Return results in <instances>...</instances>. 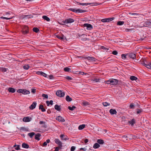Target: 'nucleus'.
<instances>
[{"label":"nucleus","mask_w":151,"mask_h":151,"mask_svg":"<svg viewBox=\"0 0 151 151\" xmlns=\"http://www.w3.org/2000/svg\"><path fill=\"white\" fill-rule=\"evenodd\" d=\"M17 92L19 93H22L24 95L28 94L30 93L29 91L26 89H19L17 90Z\"/></svg>","instance_id":"obj_1"},{"label":"nucleus","mask_w":151,"mask_h":151,"mask_svg":"<svg viewBox=\"0 0 151 151\" xmlns=\"http://www.w3.org/2000/svg\"><path fill=\"white\" fill-rule=\"evenodd\" d=\"M69 10L73 12L76 13H83L86 12L85 10H82L81 9H76L73 8H70L69 9Z\"/></svg>","instance_id":"obj_2"},{"label":"nucleus","mask_w":151,"mask_h":151,"mask_svg":"<svg viewBox=\"0 0 151 151\" xmlns=\"http://www.w3.org/2000/svg\"><path fill=\"white\" fill-rule=\"evenodd\" d=\"M77 3L79 4L82 5L83 6L86 5L87 6L88 5H91L92 6H97L99 4L96 2H93L92 3H81L78 2H77Z\"/></svg>","instance_id":"obj_3"},{"label":"nucleus","mask_w":151,"mask_h":151,"mask_svg":"<svg viewBox=\"0 0 151 151\" xmlns=\"http://www.w3.org/2000/svg\"><path fill=\"white\" fill-rule=\"evenodd\" d=\"M84 59H87L90 62H96L97 60L95 58L92 57H84Z\"/></svg>","instance_id":"obj_4"},{"label":"nucleus","mask_w":151,"mask_h":151,"mask_svg":"<svg viewBox=\"0 0 151 151\" xmlns=\"http://www.w3.org/2000/svg\"><path fill=\"white\" fill-rule=\"evenodd\" d=\"M56 94L59 97H62L64 96L65 93L62 91L58 90L56 92Z\"/></svg>","instance_id":"obj_5"},{"label":"nucleus","mask_w":151,"mask_h":151,"mask_svg":"<svg viewBox=\"0 0 151 151\" xmlns=\"http://www.w3.org/2000/svg\"><path fill=\"white\" fill-rule=\"evenodd\" d=\"M74 20L71 18L65 19L63 22L65 24L70 23L74 22Z\"/></svg>","instance_id":"obj_6"},{"label":"nucleus","mask_w":151,"mask_h":151,"mask_svg":"<svg viewBox=\"0 0 151 151\" xmlns=\"http://www.w3.org/2000/svg\"><path fill=\"white\" fill-rule=\"evenodd\" d=\"M141 64H142L143 65L145 66L147 68L151 69V62H149L148 63H146L144 61V62L142 63Z\"/></svg>","instance_id":"obj_7"},{"label":"nucleus","mask_w":151,"mask_h":151,"mask_svg":"<svg viewBox=\"0 0 151 151\" xmlns=\"http://www.w3.org/2000/svg\"><path fill=\"white\" fill-rule=\"evenodd\" d=\"M84 27H86V29L88 30H90L93 28L92 25L86 23L83 25Z\"/></svg>","instance_id":"obj_8"},{"label":"nucleus","mask_w":151,"mask_h":151,"mask_svg":"<svg viewBox=\"0 0 151 151\" xmlns=\"http://www.w3.org/2000/svg\"><path fill=\"white\" fill-rule=\"evenodd\" d=\"M33 16L31 15H23L22 16V19H29L32 18H33Z\"/></svg>","instance_id":"obj_9"},{"label":"nucleus","mask_w":151,"mask_h":151,"mask_svg":"<svg viewBox=\"0 0 151 151\" xmlns=\"http://www.w3.org/2000/svg\"><path fill=\"white\" fill-rule=\"evenodd\" d=\"M111 84L112 85H116L118 83V80L116 79L111 80Z\"/></svg>","instance_id":"obj_10"},{"label":"nucleus","mask_w":151,"mask_h":151,"mask_svg":"<svg viewBox=\"0 0 151 151\" xmlns=\"http://www.w3.org/2000/svg\"><path fill=\"white\" fill-rule=\"evenodd\" d=\"M54 141L57 144V145H58L59 146H60L61 147L62 146V143L58 139H55L54 140Z\"/></svg>","instance_id":"obj_11"},{"label":"nucleus","mask_w":151,"mask_h":151,"mask_svg":"<svg viewBox=\"0 0 151 151\" xmlns=\"http://www.w3.org/2000/svg\"><path fill=\"white\" fill-rule=\"evenodd\" d=\"M29 30L28 27L26 26L22 30V32L23 34H26L28 33Z\"/></svg>","instance_id":"obj_12"},{"label":"nucleus","mask_w":151,"mask_h":151,"mask_svg":"<svg viewBox=\"0 0 151 151\" xmlns=\"http://www.w3.org/2000/svg\"><path fill=\"white\" fill-rule=\"evenodd\" d=\"M37 105V103L35 102H34L32 104L29 106V108L31 110L34 109Z\"/></svg>","instance_id":"obj_13"},{"label":"nucleus","mask_w":151,"mask_h":151,"mask_svg":"<svg viewBox=\"0 0 151 151\" xmlns=\"http://www.w3.org/2000/svg\"><path fill=\"white\" fill-rule=\"evenodd\" d=\"M56 36L58 38L62 40H63L64 39V38L65 39L66 38V37H64V36L62 34H59L58 35H56Z\"/></svg>","instance_id":"obj_14"},{"label":"nucleus","mask_w":151,"mask_h":151,"mask_svg":"<svg viewBox=\"0 0 151 151\" xmlns=\"http://www.w3.org/2000/svg\"><path fill=\"white\" fill-rule=\"evenodd\" d=\"M128 55L129 58L133 59L136 58V54L133 53H128Z\"/></svg>","instance_id":"obj_15"},{"label":"nucleus","mask_w":151,"mask_h":151,"mask_svg":"<svg viewBox=\"0 0 151 151\" xmlns=\"http://www.w3.org/2000/svg\"><path fill=\"white\" fill-rule=\"evenodd\" d=\"M56 119L59 122H63L65 121L64 119L60 116H58L57 117Z\"/></svg>","instance_id":"obj_16"},{"label":"nucleus","mask_w":151,"mask_h":151,"mask_svg":"<svg viewBox=\"0 0 151 151\" xmlns=\"http://www.w3.org/2000/svg\"><path fill=\"white\" fill-rule=\"evenodd\" d=\"M109 113L111 115L116 114L117 113V112L116 110L115 109H111L109 110Z\"/></svg>","instance_id":"obj_17"},{"label":"nucleus","mask_w":151,"mask_h":151,"mask_svg":"<svg viewBox=\"0 0 151 151\" xmlns=\"http://www.w3.org/2000/svg\"><path fill=\"white\" fill-rule=\"evenodd\" d=\"M31 118H29V117L27 116L24 117L23 119V121L25 122H29L31 121Z\"/></svg>","instance_id":"obj_18"},{"label":"nucleus","mask_w":151,"mask_h":151,"mask_svg":"<svg viewBox=\"0 0 151 151\" xmlns=\"http://www.w3.org/2000/svg\"><path fill=\"white\" fill-rule=\"evenodd\" d=\"M36 74L37 75H42L45 77L47 76V74L42 72L37 71L36 72Z\"/></svg>","instance_id":"obj_19"},{"label":"nucleus","mask_w":151,"mask_h":151,"mask_svg":"<svg viewBox=\"0 0 151 151\" xmlns=\"http://www.w3.org/2000/svg\"><path fill=\"white\" fill-rule=\"evenodd\" d=\"M41 136V134L40 133H37L35 135V139L38 140H40V137Z\"/></svg>","instance_id":"obj_20"},{"label":"nucleus","mask_w":151,"mask_h":151,"mask_svg":"<svg viewBox=\"0 0 151 151\" xmlns=\"http://www.w3.org/2000/svg\"><path fill=\"white\" fill-rule=\"evenodd\" d=\"M128 122L132 126H133L135 123V121L134 119H133L131 120L128 121Z\"/></svg>","instance_id":"obj_21"},{"label":"nucleus","mask_w":151,"mask_h":151,"mask_svg":"<svg viewBox=\"0 0 151 151\" xmlns=\"http://www.w3.org/2000/svg\"><path fill=\"white\" fill-rule=\"evenodd\" d=\"M22 147L24 148L27 149L29 148V145L25 143H23L22 145Z\"/></svg>","instance_id":"obj_22"},{"label":"nucleus","mask_w":151,"mask_h":151,"mask_svg":"<svg viewBox=\"0 0 151 151\" xmlns=\"http://www.w3.org/2000/svg\"><path fill=\"white\" fill-rule=\"evenodd\" d=\"M39 109L40 110H41L42 112H44L46 111L45 109L43 107V106L42 104L40 105Z\"/></svg>","instance_id":"obj_23"},{"label":"nucleus","mask_w":151,"mask_h":151,"mask_svg":"<svg viewBox=\"0 0 151 151\" xmlns=\"http://www.w3.org/2000/svg\"><path fill=\"white\" fill-rule=\"evenodd\" d=\"M8 91L9 92L12 93H14L16 91L14 88L12 87L9 88H8Z\"/></svg>","instance_id":"obj_24"},{"label":"nucleus","mask_w":151,"mask_h":151,"mask_svg":"<svg viewBox=\"0 0 151 151\" xmlns=\"http://www.w3.org/2000/svg\"><path fill=\"white\" fill-rule=\"evenodd\" d=\"M54 108L55 109L59 111H60L61 110L60 106L58 104H56Z\"/></svg>","instance_id":"obj_25"},{"label":"nucleus","mask_w":151,"mask_h":151,"mask_svg":"<svg viewBox=\"0 0 151 151\" xmlns=\"http://www.w3.org/2000/svg\"><path fill=\"white\" fill-rule=\"evenodd\" d=\"M149 20L145 21L144 23V25L145 27H148L150 26Z\"/></svg>","instance_id":"obj_26"},{"label":"nucleus","mask_w":151,"mask_h":151,"mask_svg":"<svg viewBox=\"0 0 151 151\" xmlns=\"http://www.w3.org/2000/svg\"><path fill=\"white\" fill-rule=\"evenodd\" d=\"M100 147V145L97 143H96L93 146V148L95 149H97Z\"/></svg>","instance_id":"obj_27"},{"label":"nucleus","mask_w":151,"mask_h":151,"mask_svg":"<svg viewBox=\"0 0 151 151\" xmlns=\"http://www.w3.org/2000/svg\"><path fill=\"white\" fill-rule=\"evenodd\" d=\"M42 18L43 19L46 20L47 22H49L50 21V19L46 16H43L42 17Z\"/></svg>","instance_id":"obj_28"},{"label":"nucleus","mask_w":151,"mask_h":151,"mask_svg":"<svg viewBox=\"0 0 151 151\" xmlns=\"http://www.w3.org/2000/svg\"><path fill=\"white\" fill-rule=\"evenodd\" d=\"M97 142L98 144H103L104 143V141L102 139H98Z\"/></svg>","instance_id":"obj_29"},{"label":"nucleus","mask_w":151,"mask_h":151,"mask_svg":"<svg viewBox=\"0 0 151 151\" xmlns=\"http://www.w3.org/2000/svg\"><path fill=\"white\" fill-rule=\"evenodd\" d=\"M130 79L132 81H136L137 79V78L134 76H131L130 77Z\"/></svg>","instance_id":"obj_30"},{"label":"nucleus","mask_w":151,"mask_h":151,"mask_svg":"<svg viewBox=\"0 0 151 151\" xmlns=\"http://www.w3.org/2000/svg\"><path fill=\"white\" fill-rule=\"evenodd\" d=\"M128 55V54H122L121 55L122 58L124 60L126 59L127 58V56Z\"/></svg>","instance_id":"obj_31"},{"label":"nucleus","mask_w":151,"mask_h":151,"mask_svg":"<svg viewBox=\"0 0 151 151\" xmlns=\"http://www.w3.org/2000/svg\"><path fill=\"white\" fill-rule=\"evenodd\" d=\"M85 126V124H82L79 126L78 127V129L79 130H82L84 129Z\"/></svg>","instance_id":"obj_32"},{"label":"nucleus","mask_w":151,"mask_h":151,"mask_svg":"<svg viewBox=\"0 0 151 151\" xmlns=\"http://www.w3.org/2000/svg\"><path fill=\"white\" fill-rule=\"evenodd\" d=\"M30 67V66L26 64L24 65L23 67V68L26 70H28Z\"/></svg>","instance_id":"obj_33"},{"label":"nucleus","mask_w":151,"mask_h":151,"mask_svg":"<svg viewBox=\"0 0 151 151\" xmlns=\"http://www.w3.org/2000/svg\"><path fill=\"white\" fill-rule=\"evenodd\" d=\"M33 30L34 32L36 33H38L40 31L39 29L37 27H34L33 28Z\"/></svg>","instance_id":"obj_34"},{"label":"nucleus","mask_w":151,"mask_h":151,"mask_svg":"<svg viewBox=\"0 0 151 151\" xmlns=\"http://www.w3.org/2000/svg\"><path fill=\"white\" fill-rule=\"evenodd\" d=\"M64 70L65 72H70L71 70V69L68 67H65L64 68Z\"/></svg>","instance_id":"obj_35"},{"label":"nucleus","mask_w":151,"mask_h":151,"mask_svg":"<svg viewBox=\"0 0 151 151\" xmlns=\"http://www.w3.org/2000/svg\"><path fill=\"white\" fill-rule=\"evenodd\" d=\"M66 100L67 101H72V99L68 95L66 97Z\"/></svg>","instance_id":"obj_36"},{"label":"nucleus","mask_w":151,"mask_h":151,"mask_svg":"<svg viewBox=\"0 0 151 151\" xmlns=\"http://www.w3.org/2000/svg\"><path fill=\"white\" fill-rule=\"evenodd\" d=\"M35 133L34 132H32L29 133L28 134V135L31 138L33 137L35 135Z\"/></svg>","instance_id":"obj_37"},{"label":"nucleus","mask_w":151,"mask_h":151,"mask_svg":"<svg viewBox=\"0 0 151 151\" xmlns=\"http://www.w3.org/2000/svg\"><path fill=\"white\" fill-rule=\"evenodd\" d=\"M114 17H112L110 18H106L107 20V22H111L114 20Z\"/></svg>","instance_id":"obj_38"},{"label":"nucleus","mask_w":151,"mask_h":151,"mask_svg":"<svg viewBox=\"0 0 151 151\" xmlns=\"http://www.w3.org/2000/svg\"><path fill=\"white\" fill-rule=\"evenodd\" d=\"M76 108V107L75 106H73L72 107L69 106L68 108L71 111H73Z\"/></svg>","instance_id":"obj_39"},{"label":"nucleus","mask_w":151,"mask_h":151,"mask_svg":"<svg viewBox=\"0 0 151 151\" xmlns=\"http://www.w3.org/2000/svg\"><path fill=\"white\" fill-rule=\"evenodd\" d=\"M0 70L2 72H6L7 70V69L5 68H0Z\"/></svg>","instance_id":"obj_40"},{"label":"nucleus","mask_w":151,"mask_h":151,"mask_svg":"<svg viewBox=\"0 0 151 151\" xmlns=\"http://www.w3.org/2000/svg\"><path fill=\"white\" fill-rule=\"evenodd\" d=\"M124 22L123 21H118L117 22V25H122L124 24Z\"/></svg>","instance_id":"obj_41"},{"label":"nucleus","mask_w":151,"mask_h":151,"mask_svg":"<svg viewBox=\"0 0 151 151\" xmlns=\"http://www.w3.org/2000/svg\"><path fill=\"white\" fill-rule=\"evenodd\" d=\"M102 104L104 106H109L110 105V104L108 103L107 102L103 103Z\"/></svg>","instance_id":"obj_42"},{"label":"nucleus","mask_w":151,"mask_h":151,"mask_svg":"<svg viewBox=\"0 0 151 151\" xmlns=\"http://www.w3.org/2000/svg\"><path fill=\"white\" fill-rule=\"evenodd\" d=\"M65 136V135L64 134H61L60 136V137L61 139L62 140H67L68 139H67V138H63V137Z\"/></svg>","instance_id":"obj_43"},{"label":"nucleus","mask_w":151,"mask_h":151,"mask_svg":"<svg viewBox=\"0 0 151 151\" xmlns=\"http://www.w3.org/2000/svg\"><path fill=\"white\" fill-rule=\"evenodd\" d=\"M62 147L59 146V147H55V151H59V149H61Z\"/></svg>","instance_id":"obj_44"},{"label":"nucleus","mask_w":151,"mask_h":151,"mask_svg":"<svg viewBox=\"0 0 151 151\" xmlns=\"http://www.w3.org/2000/svg\"><path fill=\"white\" fill-rule=\"evenodd\" d=\"M20 130H22L23 131H28V130L27 129V128H25L24 127H21L20 129Z\"/></svg>","instance_id":"obj_45"},{"label":"nucleus","mask_w":151,"mask_h":151,"mask_svg":"<svg viewBox=\"0 0 151 151\" xmlns=\"http://www.w3.org/2000/svg\"><path fill=\"white\" fill-rule=\"evenodd\" d=\"M137 114H139L142 111V109H137Z\"/></svg>","instance_id":"obj_46"},{"label":"nucleus","mask_w":151,"mask_h":151,"mask_svg":"<svg viewBox=\"0 0 151 151\" xmlns=\"http://www.w3.org/2000/svg\"><path fill=\"white\" fill-rule=\"evenodd\" d=\"M83 105L84 106L88 105H89V103L88 102H83L82 103Z\"/></svg>","instance_id":"obj_47"},{"label":"nucleus","mask_w":151,"mask_h":151,"mask_svg":"<svg viewBox=\"0 0 151 151\" xmlns=\"http://www.w3.org/2000/svg\"><path fill=\"white\" fill-rule=\"evenodd\" d=\"M93 81L96 82H98L100 81V79L99 78H95L93 79Z\"/></svg>","instance_id":"obj_48"},{"label":"nucleus","mask_w":151,"mask_h":151,"mask_svg":"<svg viewBox=\"0 0 151 151\" xmlns=\"http://www.w3.org/2000/svg\"><path fill=\"white\" fill-rule=\"evenodd\" d=\"M42 96L43 97H44L45 98H46V99H47L48 98V95L47 94H43L42 95Z\"/></svg>","instance_id":"obj_49"},{"label":"nucleus","mask_w":151,"mask_h":151,"mask_svg":"<svg viewBox=\"0 0 151 151\" xmlns=\"http://www.w3.org/2000/svg\"><path fill=\"white\" fill-rule=\"evenodd\" d=\"M1 19H12V17L7 18V17H1Z\"/></svg>","instance_id":"obj_50"},{"label":"nucleus","mask_w":151,"mask_h":151,"mask_svg":"<svg viewBox=\"0 0 151 151\" xmlns=\"http://www.w3.org/2000/svg\"><path fill=\"white\" fill-rule=\"evenodd\" d=\"M65 78L66 79L68 80H72V78L71 77L69 76H66Z\"/></svg>","instance_id":"obj_51"},{"label":"nucleus","mask_w":151,"mask_h":151,"mask_svg":"<svg viewBox=\"0 0 151 151\" xmlns=\"http://www.w3.org/2000/svg\"><path fill=\"white\" fill-rule=\"evenodd\" d=\"M112 54L113 55H116L118 54V52L116 51H114L112 52Z\"/></svg>","instance_id":"obj_52"},{"label":"nucleus","mask_w":151,"mask_h":151,"mask_svg":"<svg viewBox=\"0 0 151 151\" xmlns=\"http://www.w3.org/2000/svg\"><path fill=\"white\" fill-rule=\"evenodd\" d=\"M20 145H17V147L15 148V149L17 150H19L20 149V148L19 147Z\"/></svg>","instance_id":"obj_53"},{"label":"nucleus","mask_w":151,"mask_h":151,"mask_svg":"<svg viewBox=\"0 0 151 151\" xmlns=\"http://www.w3.org/2000/svg\"><path fill=\"white\" fill-rule=\"evenodd\" d=\"M134 104H131L130 105L129 107L131 109H133L134 107Z\"/></svg>","instance_id":"obj_54"},{"label":"nucleus","mask_w":151,"mask_h":151,"mask_svg":"<svg viewBox=\"0 0 151 151\" xmlns=\"http://www.w3.org/2000/svg\"><path fill=\"white\" fill-rule=\"evenodd\" d=\"M75 149V147L74 146H72L70 149V151H74Z\"/></svg>","instance_id":"obj_55"},{"label":"nucleus","mask_w":151,"mask_h":151,"mask_svg":"<svg viewBox=\"0 0 151 151\" xmlns=\"http://www.w3.org/2000/svg\"><path fill=\"white\" fill-rule=\"evenodd\" d=\"M101 21L103 22H107V20L106 18L102 19L101 20Z\"/></svg>","instance_id":"obj_56"},{"label":"nucleus","mask_w":151,"mask_h":151,"mask_svg":"<svg viewBox=\"0 0 151 151\" xmlns=\"http://www.w3.org/2000/svg\"><path fill=\"white\" fill-rule=\"evenodd\" d=\"M111 80H109L107 81H106V83L107 84H111Z\"/></svg>","instance_id":"obj_57"},{"label":"nucleus","mask_w":151,"mask_h":151,"mask_svg":"<svg viewBox=\"0 0 151 151\" xmlns=\"http://www.w3.org/2000/svg\"><path fill=\"white\" fill-rule=\"evenodd\" d=\"M49 78L51 79H54V77L53 76V75H50L49 76Z\"/></svg>","instance_id":"obj_58"},{"label":"nucleus","mask_w":151,"mask_h":151,"mask_svg":"<svg viewBox=\"0 0 151 151\" xmlns=\"http://www.w3.org/2000/svg\"><path fill=\"white\" fill-rule=\"evenodd\" d=\"M101 48L103 49V50H109V48H107L106 47H104V46H101Z\"/></svg>","instance_id":"obj_59"},{"label":"nucleus","mask_w":151,"mask_h":151,"mask_svg":"<svg viewBox=\"0 0 151 151\" xmlns=\"http://www.w3.org/2000/svg\"><path fill=\"white\" fill-rule=\"evenodd\" d=\"M80 150H83L86 151V149L85 148H81L80 149Z\"/></svg>","instance_id":"obj_60"},{"label":"nucleus","mask_w":151,"mask_h":151,"mask_svg":"<svg viewBox=\"0 0 151 151\" xmlns=\"http://www.w3.org/2000/svg\"><path fill=\"white\" fill-rule=\"evenodd\" d=\"M46 103L47 104V106H49L50 105V102L49 101H46Z\"/></svg>","instance_id":"obj_61"},{"label":"nucleus","mask_w":151,"mask_h":151,"mask_svg":"<svg viewBox=\"0 0 151 151\" xmlns=\"http://www.w3.org/2000/svg\"><path fill=\"white\" fill-rule=\"evenodd\" d=\"M47 145V143L46 142H44L43 144V146H45Z\"/></svg>","instance_id":"obj_62"},{"label":"nucleus","mask_w":151,"mask_h":151,"mask_svg":"<svg viewBox=\"0 0 151 151\" xmlns=\"http://www.w3.org/2000/svg\"><path fill=\"white\" fill-rule=\"evenodd\" d=\"M45 122H44L42 121H40V122H39V124H45Z\"/></svg>","instance_id":"obj_63"},{"label":"nucleus","mask_w":151,"mask_h":151,"mask_svg":"<svg viewBox=\"0 0 151 151\" xmlns=\"http://www.w3.org/2000/svg\"><path fill=\"white\" fill-rule=\"evenodd\" d=\"M47 113L48 114H50V113H51V111L50 109H48L47 110Z\"/></svg>","instance_id":"obj_64"}]
</instances>
